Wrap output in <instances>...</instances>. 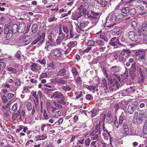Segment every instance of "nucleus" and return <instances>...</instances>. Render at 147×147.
<instances>
[{
  "label": "nucleus",
  "mask_w": 147,
  "mask_h": 147,
  "mask_svg": "<svg viewBox=\"0 0 147 147\" xmlns=\"http://www.w3.org/2000/svg\"><path fill=\"white\" fill-rule=\"evenodd\" d=\"M116 13L115 11H113L107 17L106 22L105 24V27L111 28L116 24L117 19Z\"/></svg>",
  "instance_id": "nucleus-1"
},
{
  "label": "nucleus",
  "mask_w": 147,
  "mask_h": 147,
  "mask_svg": "<svg viewBox=\"0 0 147 147\" xmlns=\"http://www.w3.org/2000/svg\"><path fill=\"white\" fill-rule=\"evenodd\" d=\"M18 26L16 24H13L12 25L11 30L9 29V26L7 24H5L4 26V32L6 34V37L7 39H9L12 36V33H16L18 32Z\"/></svg>",
  "instance_id": "nucleus-2"
},
{
  "label": "nucleus",
  "mask_w": 147,
  "mask_h": 147,
  "mask_svg": "<svg viewBox=\"0 0 147 147\" xmlns=\"http://www.w3.org/2000/svg\"><path fill=\"white\" fill-rule=\"evenodd\" d=\"M90 14H88V17L90 18L92 20V23L93 25L96 24L98 22L99 18V13H96L92 11L91 12Z\"/></svg>",
  "instance_id": "nucleus-3"
},
{
  "label": "nucleus",
  "mask_w": 147,
  "mask_h": 147,
  "mask_svg": "<svg viewBox=\"0 0 147 147\" xmlns=\"http://www.w3.org/2000/svg\"><path fill=\"white\" fill-rule=\"evenodd\" d=\"M138 107V102L135 100L132 101L129 104L127 109L128 112L130 114H132Z\"/></svg>",
  "instance_id": "nucleus-4"
},
{
  "label": "nucleus",
  "mask_w": 147,
  "mask_h": 147,
  "mask_svg": "<svg viewBox=\"0 0 147 147\" xmlns=\"http://www.w3.org/2000/svg\"><path fill=\"white\" fill-rule=\"evenodd\" d=\"M120 84L117 80L113 79L109 85V89L111 91L115 90L119 88Z\"/></svg>",
  "instance_id": "nucleus-5"
},
{
  "label": "nucleus",
  "mask_w": 147,
  "mask_h": 147,
  "mask_svg": "<svg viewBox=\"0 0 147 147\" xmlns=\"http://www.w3.org/2000/svg\"><path fill=\"white\" fill-rule=\"evenodd\" d=\"M144 113L142 112H140L138 115V113L137 112H135L134 114L133 119V121L134 123L136 122L137 121H142L144 120Z\"/></svg>",
  "instance_id": "nucleus-6"
},
{
  "label": "nucleus",
  "mask_w": 147,
  "mask_h": 147,
  "mask_svg": "<svg viewBox=\"0 0 147 147\" xmlns=\"http://www.w3.org/2000/svg\"><path fill=\"white\" fill-rule=\"evenodd\" d=\"M65 35L63 32L61 28H59V36L58 38L56 40L57 43L58 44H60L61 42L63 40V39L65 38Z\"/></svg>",
  "instance_id": "nucleus-7"
},
{
  "label": "nucleus",
  "mask_w": 147,
  "mask_h": 147,
  "mask_svg": "<svg viewBox=\"0 0 147 147\" xmlns=\"http://www.w3.org/2000/svg\"><path fill=\"white\" fill-rule=\"evenodd\" d=\"M30 36L26 35L22 36L20 39L21 41L22 42L23 45L25 46L30 43L31 41V39L30 38Z\"/></svg>",
  "instance_id": "nucleus-8"
},
{
  "label": "nucleus",
  "mask_w": 147,
  "mask_h": 147,
  "mask_svg": "<svg viewBox=\"0 0 147 147\" xmlns=\"http://www.w3.org/2000/svg\"><path fill=\"white\" fill-rule=\"evenodd\" d=\"M63 50L61 49H55L51 51V53L56 57H59L62 55Z\"/></svg>",
  "instance_id": "nucleus-9"
},
{
  "label": "nucleus",
  "mask_w": 147,
  "mask_h": 147,
  "mask_svg": "<svg viewBox=\"0 0 147 147\" xmlns=\"http://www.w3.org/2000/svg\"><path fill=\"white\" fill-rule=\"evenodd\" d=\"M128 36L130 40L136 41L138 40V37L137 34L133 31H130L128 33Z\"/></svg>",
  "instance_id": "nucleus-10"
},
{
  "label": "nucleus",
  "mask_w": 147,
  "mask_h": 147,
  "mask_svg": "<svg viewBox=\"0 0 147 147\" xmlns=\"http://www.w3.org/2000/svg\"><path fill=\"white\" fill-rule=\"evenodd\" d=\"M120 70V67L119 66L115 65L111 67L109 70V72L113 76L116 73L119 72Z\"/></svg>",
  "instance_id": "nucleus-11"
},
{
  "label": "nucleus",
  "mask_w": 147,
  "mask_h": 147,
  "mask_svg": "<svg viewBox=\"0 0 147 147\" xmlns=\"http://www.w3.org/2000/svg\"><path fill=\"white\" fill-rule=\"evenodd\" d=\"M109 43L110 45L114 46H117V44L121 45L118 38L116 37L112 38L110 40Z\"/></svg>",
  "instance_id": "nucleus-12"
},
{
  "label": "nucleus",
  "mask_w": 147,
  "mask_h": 147,
  "mask_svg": "<svg viewBox=\"0 0 147 147\" xmlns=\"http://www.w3.org/2000/svg\"><path fill=\"white\" fill-rule=\"evenodd\" d=\"M30 68L32 71L36 72L38 70L41 69V66L36 63H34L31 65Z\"/></svg>",
  "instance_id": "nucleus-13"
},
{
  "label": "nucleus",
  "mask_w": 147,
  "mask_h": 147,
  "mask_svg": "<svg viewBox=\"0 0 147 147\" xmlns=\"http://www.w3.org/2000/svg\"><path fill=\"white\" fill-rule=\"evenodd\" d=\"M26 24L25 23L22 22L20 23L18 26V32L22 33L25 32L26 31Z\"/></svg>",
  "instance_id": "nucleus-14"
},
{
  "label": "nucleus",
  "mask_w": 147,
  "mask_h": 147,
  "mask_svg": "<svg viewBox=\"0 0 147 147\" xmlns=\"http://www.w3.org/2000/svg\"><path fill=\"white\" fill-rule=\"evenodd\" d=\"M51 97L52 98L63 99L64 96L62 94L59 92H56L53 93L51 95Z\"/></svg>",
  "instance_id": "nucleus-15"
},
{
  "label": "nucleus",
  "mask_w": 147,
  "mask_h": 147,
  "mask_svg": "<svg viewBox=\"0 0 147 147\" xmlns=\"http://www.w3.org/2000/svg\"><path fill=\"white\" fill-rule=\"evenodd\" d=\"M136 56L141 59H144L145 57V53L143 50H140L136 52Z\"/></svg>",
  "instance_id": "nucleus-16"
},
{
  "label": "nucleus",
  "mask_w": 147,
  "mask_h": 147,
  "mask_svg": "<svg viewBox=\"0 0 147 147\" xmlns=\"http://www.w3.org/2000/svg\"><path fill=\"white\" fill-rule=\"evenodd\" d=\"M127 119L126 114L125 112H122L119 119V124L121 125L123 121H125Z\"/></svg>",
  "instance_id": "nucleus-17"
},
{
  "label": "nucleus",
  "mask_w": 147,
  "mask_h": 147,
  "mask_svg": "<svg viewBox=\"0 0 147 147\" xmlns=\"http://www.w3.org/2000/svg\"><path fill=\"white\" fill-rule=\"evenodd\" d=\"M69 34L67 35L65 37V41L67 39H70L73 38L74 37L76 34L74 32L73 29L72 28L69 30Z\"/></svg>",
  "instance_id": "nucleus-18"
},
{
  "label": "nucleus",
  "mask_w": 147,
  "mask_h": 147,
  "mask_svg": "<svg viewBox=\"0 0 147 147\" xmlns=\"http://www.w3.org/2000/svg\"><path fill=\"white\" fill-rule=\"evenodd\" d=\"M128 103L127 100H123L119 103L120 107L122 109H125Z\"/></svg>",
  "instance_id": "nucleus-19"
},
{
  "label": "nucleus",
  "mask_w": 147,
  "mask_h": 147,
  "mask_svg": "<svg viewBox=\"0 0 147 147\" xmlns=\"http://www.w3.org/2000/svg\"><path fill=\"white\" fill-rule=\"evenodd\" d=\"M77 42L76 41H70L67 45V47L69 48H76L77 46Z\"/></svg>",
  "instance_id": "nucleus-20"
},
{
  "label": "nucleus",
  "mask_w": 147,
  "mask_h": 147,
  "mask_svg": "<svg viewBox=\"0 0 147 147\" xmlns=\"http://www.w3.org/2000/svg\"><path fill=\"white\" fill-rule=\"evenodd\" d=\"M47 136L45 134L42 135H38L36 136L34 138L36 141L45 140L47 138Z\"/></svg>",
  "instance_id": "nucleus-21"
},
{
  "label": "nucleus",
  "mask_w": 147,
  "mask_h": 147,
  "mask_svg": "<svg viewBox=\"0 0 147 147\" xmlns=\"http://www.w3.org/2000/svg\"><path fill=\"white\" fill-rule=\"evenodd\" d=\"M121 53L127 59L130 56L131 52L128 49H124L121 52Z\"/></svg>",
  "instance_id": "nucleus-22"
},
{
  "label": "nucleus",
  "mask_w": 147,
  "mask_h": 147,
  "mask_svg": "<svg viewBox=\"0 0 147 147\" xmlns=\"http://www.w3.org/2000/svg\"><path fill=\"white\" fill-rule=\"evenodd\" d=\"M82 16L81 11H76L73 15V18L75 20H77L79 18Z\"/></svg>",
  "instance_id": "nucleus-23"
},
{
  "label": "nucleus",
  "mask_w": 147,
  "mask_h": 147,
  "mask_svg": "<svg viewBox=\"0 0 147 147\" xmlns=\"http://www.w3.org/2000/svg\"><path fill=\"white\" fill-rule=\"evenodd\" d=\"M146 29H147V23L144 22L143 24L142 27L138 30V32L139 34L141 35V32L145 31Z\"/></svg>",
  "instance_id": "nucleus-24"
},
{
  "label": "nucleus",
  "mask_w": 147,
  "mask_h": 147,
  "mask_svg": "<svg viewBox=\"0 0 147 147\" xmlns=\"http://www.w3.org/2000/svg\"><path fill=\"white\" fill-rule=\"evenodd\" d=\"M89 23L88 21H81L80 24V26L78 27L79 29L81 30L82 29L84 28L85 26H87Z\"/></svg>",
  "instance_id": "nucleus-25"
},
{
  "label": "nucleus",
  "mask_w": 147,
  "mask_h": 147,
  "mask_svg": "<svg viewBox=\"0 0 147 147\" xmlns=\"http://www.w3.org/2000/svg\"><path fill=\"white\" fill-rule=\"evenodd\" d=\"M96 45L100 46H103L104 45L105 42L100 38H97L95 40Z\"/></svg>",
  "instance_id": "nucleus-26"
},
{
  "label": "nucleus",
  "mask_w": 147,
  "mask_h": 147,
  "mask_svg": "<svg viewBox=\"0 0 147 147\" xmlns=\"http://www.w3.org/2000/svg\"><path fill=\"white\" fill-rule=\"evenodd\" d=\"M125 3L123 2H121L117 5L115 8V9L117 10H120L121 11V9L124 7Z\"/></svg>",
  "instance_id": "nucleus-27"
},
{
  "label": "nucleus",
  "mask_w": 147,
  "mask_h": 147,
  "mask_svg": "<svg viewBox=\"0 0 147 147\" xmlns=\"http://www.w3.org/2000/svg\"><path fill=\"white\" fill-rule=\"evenodd\" d=\"M66 74V70L64 69H63L60 70L57 73V75L58 76H63Z\"/></svg>",
  "instance_id": "nucleus-28"
},
{
  "label": "nucleus",
  "mask_w": 147,
  "mask_h": 147,
  "mask_svg": "<svg viewBox=\"0 0 147 147\" xmlns=\"http://www.w3.org/2000/svg\"><path fill=\"white\" fill-rule=\"evenodd\" d=\"M88 3L86 2H85L84 3V4L80 6V7L78 8V9L80 10V11H81L83 8H85V9H88Z\"/></svg>",
  "instance_id": "nucleus-29"
},
{
  "label": "nucleus",
  "mask_w": 147,
  "mask_h": 147,
  "mask_svg": "<svg viewBox=\"0 0 147 147\" xmlns=\"http://www.w3.org/2000/svg\"><path fill=\"white\" fill-rule=\"evenodd\" d=\"M6 66L5 63L3 61V59H0V68L1 69H3Z\"/></svg>",
  "instance_id": "nucleus-30"
},
{
  "label": "nucleus",
  "mask_w": 147,
  "mask_h": 147,
  "mask_svg": "<svg viewBox=\"0 0 147 147\" xmlns=\"http://www.w3.org/2000/svg\"><path fill=\"white\" fill-rule=\"evenodd\" d=\"M129 7H124L121 9V11L124 14H127L129 13Z\"/></svg>",
  "instance_id": "nucleus-31"
},
{
  "label": "nucleus",
  "mask_w": 147,
  "mask_h": 147,
  "mask_svg": "<svg viewBox=\"0 0 147 147\" xmlns=\"http://www.w3.org/2000/svg\"><path fill=\"white\" fill-rule=\"evenodd\" d=\"M126 59L125 57L121 53L119 57V61H124Z\"/></svg>",
  "instance_id": "nucleus-32"
},
{
  "label": "nucleus",
  "mask_w": 147,
  "mask_h": 147,
  "mask_svg": "<svg viewBox=\"0 0 147 147\" xmlns=\"http://www.w3.org/2000/svg\"><path fill=\"white\" fill-rule=\"evenodd\" d=\"M71 71L73 76H74V78L76 79L75 76H77L78 74V73L77 72L76 69L75 67H72L71 69Z\"/></svg>",
  "instance_id": "nucleus-33"
},
{
  "label": "nucleus",
  "mask_w": 147,
  "mask_h": 147,
  "mask_svg": "<svg viewBox=\"0 0 147 147\" xmlns=\"http://www.w3.org/2000/svg\"><path fill=\"white\" fill-rule=\"evenodd\" d=\"M37 25L36 24H33L32 27V32L33 33H35L37 31Z\"/></svg>",
  "instance_id": "nucleus-34"
},
{
  "label": "nucleus",
  "mask_w": 147,
  "mask_h": 147,
  "mask_svg": "<svg viewBox=\"0 0 147 147\" xmlns=\"http://www.w3.org/2000/svg\"><path fill=\"white\" fill-rule=\"evenodd\" d=\"M7 69L8 71H11L13 74H16L17 73V71L13 67H9L7 68Z\"/></svg>",
  "instance_id": "nucleus-35"
},
{
  "label": "nucleus",
  "mask_w": 147,
  "mask_h": 147,
  "mask_svg": "<svg viewBox=\"0 0 147 147\" xmlns=\"http://www.w3.org/2000/svg\"><path fill=\"white\" fill-rule=\"evenodd\" d=\"M145 78V77L143 74L140 75V77L138 78V82L140 83H142L144 82V80Z\"/></svg>",
  "instance_id": "nucleus-36"
},
{
  "label": "nucleus",
  "mask_w": 147,
  "mask_h": 147,
  "mask_svg": "<svg viewBox=\"0 0 147 147\" xmlns=\"http://www.w3.org/2000/svg\"><path fill=\"white\" fill-rule=\"evenodd\" d=\"M106 34L105 33H103L100 34V38L103 39L104 41L107 42L108 41V39L106 37Z\"/></svg>",
  "instance_id": "nucleus-37"
},
{
  "label": "nucleus",
  "mask_w": 147,
  "mask_h": 147,
  "mask_svg": "<svg viewBox=\"0 0 147 147\" xmlns=\"http://www.w3.org/2000/svg\"><path fill=\"white\" fill-rule=\"evenodd\" d=\"M42 113L43 114V116L44 117V119H49L48 115L47 113L45 110L44 109L42 111Z\"/></svg>",
  "instance_id": "nucleus-38"
},
{
  "label": "nucleus",
  "mask_w": 147,
  "mask_h": 147,
  "mask_svg": "<svg viewBox=\"0 0 147 147\" xmlns=\"http://www.w3.org/2000/svg\"><path fill=\"white\" fill-rule=\"evenodd\" d=\"M129 13L131 15H134L136 13V10L134 8H129Z\"/></svg>",
  "instance_id": "nucleus-39"
},
{
  "label": "nucleus",
  "mask_w": 147,
  "mask_h": 147,
  "mask_svg": "<svg viewBox=\"0 0 147 147\" xmlns=\"http://www.w3.org/2000/svg\"><path fill=\"white\" fill-rule=\"evenodd\" d=\"M128 71L126 70L124 74H123L121 76L122 78L124 80H126L127 79L128 77Z\"/></svg>",
  "instance_id": "nucleus-40"
},
{
  "label": "nucleus",
  "mask_w": 147,
  "mask_h": 147,
  "mask_svg": "<svg viewBox=\"0 0 147 147\" xmlns=\"http://www.w3.org/2000/svg\"><path fill=\"white\" fill-rule=\"evenodd\" d=\"M140 34H141L140 35L139 34V35L140 36L142 35L144 40V41L147 42V34L144 33V32H141Z\"/></svg>",
  "instance_id": "nucleus-41"
},
{
  "label": "nucleus",
  "mask_w": 147,
  "mask_h": 147,
  "mask_svg": "<svg viewBox=\"0 0 147 147\" xmlns=\"http://www.w3.org/2000/svg\"><path fill=\"white\" fill-rule=\"evenodd\" d=\"M20 112H18L17 113H14L12 115V119L13 120H15L16 119H17L19 115Z\"/></svg>",
  "instance_id": "nucleus-42"
},
{
  "label": "nucleus",
  "mask_w": 147,
  "mask_h": 147,
  "mask_svg": "<svg viewBox=\"0 0 147 147\" xmlns=\"http://www.w3.org/2000/svg\"><path fill=\"white\" fill-rule=\"evenodd\" d=\"M37 38L39 42L38 43V45L42 44V43L43 42L44 39V38L43 37H41L40 36H39Z\"/></svg>",
  "instance_id": "nucleus-43"
},
{
  "label": "nucleus",
  "mask_w": 147,
  "mask_h": 147,
  "mask_svg": "<svg viewBox=\"0 0 147 147\" xmlns=\"http://www.w3.org/2000/svg\"><path fill=\"white\" fill-rule=\"evenodd\" d=\"M57 18L55 16H51L48 18L49 22H51L56 21Z\"/></svg>",
  "instance_id": "nucleus-44"
},
{
  "label": "nucleus",
  "mask_w": 147,
  "mask_h": 147,
  "mask_svg": "<svg viewBox=\"0 0 147 147\" xmlns=\"http://www.w3.org/2000/svg\"><path fill=\"white\" fill-rule=\"evenodd\" d=\"M95 44V41L93 40H89L87 42V45L90 46H93Z\"/></svg>",
  "instance_id": "nucleus-45"
},
{
  "label": "nucleus",
  "mask_w": 147,
  "mask_h": 147,
  "mask_svg": "<svg viewBox=\"0 0 147 147\" xmlns=\"http://www.w3.org/2000/svg\"><path fill=\"white\" fill-rule=\"evenodd\" d=\"M129 75L131 77V79L132 80H134L136 77V75L133 72V71H131L129 72Z\"/></svg>",
  "instance_id": "nucleus-46"
},
{
  "label": "nucleus",
  "mask_w": 147,
  "mask_h": 147,
  "mask_svg": "<svg viewBox=\"0 0 147 147\" xmlns=\"http://www.w3.org/2000/svg\"><path fill=\"white\" fill-rule=\"evenodd\" d=\"M92 116L94 117L97 115L98 111L97 109H95L92 111Z\"/></svg>",
  "instance_id": "nucleus-47"
},
{
  "label": "nucleus",
  "mask_w": 147,
  "mask_h": 147,
  "mask_svg": "<svg viewBox=\"0 0 147 147\" xmlns=\"http://www.w3.org/2000/svg\"><path fill=\"white\" fill-rule=\"evenodd\" d=\"M138 71L139 72L140 75L143 74L144 71L142 70L143 67L142 65H139L137 67Z\"/></svg>",
  "instance_id": "nucleus-48"
},
{
  "label": "nucleus",
  "mask_w": 147,
  "mask_h": 147,
  "mask_svg": "<svg viewBox=\"0 0 147 147\" xmlns=\"http://www.w3.org/2000/svg\"><path fill=\"white\" fill-rule=\"evenodd\" d=\"M62 29L63 31L66 33H67L69 30H68L67 26L65 25L62 26Z\"/></svg>",
  "instance_id": "nucleus-49"
},
{
  "label": "nucleus",
  "mask_w": 147,
  "mask_h": 147,
  "mask_svg": "<svg viewBox=\"0 0 147 147\" xmlns=\"http://www.w3.org/2000/svg\"><path fill=\"white\" fill-rule=\"evenodd\" d=\"M67 82L65 80H64L63 78H59V82L58 84H66Z\"/></svg>",
  "instance_id": "nucleus-50"
},
{
  "label": "nucleus",
  "mask_w": 147,
  "mask_h": 147,
  "mask_svg": "<svg viewBox=\"0 0 147 147\" xmlns=\"http://www.w3.org/2000/svg\"><path fill=\"white\" fill-rule=\"evenodd\" d=\"M15 84L16 85L20 86L21 84V82L20 80L16 78L15 80Z\"/></svg>",
  "instance_id": "nucleus-51"
},
{
  "label": "nucleus",
  "mask_w": 147,
  "mask_h": 147,
  "mask_svg": "<svg viewBox=\"0 0 147 147\" xmlns=\"http://www.w3.org/2000/svg\"><path fill=\"white\" fill-rule=\"evenodd\" d=\"M129 93V92L127 89L123 90L121 92V94L123 96L128 95Z\"/></svg>",
  "instance_id": "nucleus-52"
},
{
  "label": "nucleus",
  "mask_w": 147,
  "mask_h": 147,
  "mask_svg": "<svg viewBox=\"0 0 147 147\" xmlns=\"http://www.w3.org/2000/svg\"><path fill=\"white\" fill-rule=\"evenodd\" d=\"M102 85L103 87H105L106 88H107V81L106 79L105 78H104L102 80Z\"/></svg>",
  "instance_id": "nucleus-53"
},
{
  "label": "nucleus",
  "mask_w": 147,
  "mask_h": 147,
  "mask_svg": "<svg viewBox=\"0 0 147 147\" xmlns=\"http://www.w3.org/2000/svg\"><path fill=\"white\" fill-rule=\"evenodd\" d=\"M30 88V87L25 86L23 88V90L22 91V92L24 94L26 92H27L29 90V89Z\"/></svg>",
  "instance_id": "nucleus-54"
},
{
  "label": "nucleus",
  "mask_w": 147,
  "mask_h": 147,
  "mask_svg": "<svg viewBox=\"0 0 147 147\" xmlns=\"http://www.w3.org/2000/svg\"><path fill=\"white\" fill-rule=\"evenodd\" d=\"M1 100L4 103H6L8 102V100L6 96L3 95L1 98Z\"/></svg>",
  "instance_id": "nucleus-55"
},
{
  "label": "nucleus",
  "mask_w": 147,
  "mask_h": 147,
  "mask_svg": "<svg viewBox=\"0 0 147 147\" xmlns=\"http://www.w3.org/2000/svg\"><path fill=\"white\" fill-rule=\"evenodd\" d=\"M96 87L92 85H90L88 86L87 88L91 91H94L96 89Z\"/></svg>",
  "instance_id": "nucleus-56"
},
{
  "label": "nucleus",
  "mask_w": 147,
  "mask_h": 147,
  "mask_svg": "<svg viewBox=\"0 0 147 147\" xmlns=\"http://www.w3.org/2000/svg\"><path fill=\"white\" fill-rule=\"evenodd\" d=\"M75 81L77 84H80L82 83V80L80 77V76L78 77L77 78L75 79Z\"/></svg>",
  "instance_id": "nucleus-57"
},
{
  "label": "nucleus",
  "mask_w": 147,
  "mask_h": 147,
  "mask_svg": "<svg viewBox=\"0 0 147 147\" xmlns=\"http://www.w3.org/2000/svg\"><path fill=\"white\" fill-rule=\"evenodd\" d=\"M53 104L57 108H59V109L62 108V105L59 103H58V102H53Z\"/></svg>",
  "instance_id": "nucleus-58"
},
{
  "label": "nucleus",
  "mask_w": 147,
  "mask_h": 147,
  "mask_svg": "<svg viewBox=\"0 0 147 147\" xmlns=\"http://www.w3.org/2000/svg\"><path fill=\"white\" fill-rule=\"evenodd\" d=\"M108 3V2L106 1H102L99 4H100L102 7H104L107 6Z\"/></svg>",
  "instance_id": "nucleus-59"
},
{
  "label": "nucleus",
  "mask_w": 147,
  "mask_h": 147,
  "mask_svg": "<svg viewBox=\"0 0 147 147\" xmlns=\"http://www.w3.org/2000/svg\"><path fill=\"white\" fill-rule=\"evenodd\" d=\"M63 89L67 91H69L71 90V88H69L67 85H66V86H63Z\"/></svg>",
  "instance_id": "nucleus-60"
},
{
  "label": "nucleus",
  "mask_w": 147,
  "mask_h": 147,
  "mask_svg": "<svg viewBox=\"0 0 147 147\" xmlns=\"http://www.w3.org/2000/svg\"><path fill=\"white\" fill-rule=\"evenodd\" d=\"M18 108V104L17 103H16L13 105L12 107V110L14 111H16L17 109Z\"/></svg>",
  "instance_id": "nucleus-61"
},
{
  "label": "nucleus",
  "mask_w": 147,
  "mask_h": 147,
  "mask_svg": "<svg viewBox=\"0 0 147 147\" xmlns=\"http://www.w3.org/2000/svg\"><path fill=\"white\" fill-rule=\"evenodd\" d=\"M61 112L60 111H58L57 112H54V114L55 117H57L61 116Z\"/></svg>",
  "instance_id": "nucleus-62"
},
{
  "label": "nucleus",
  "mask_w": 147,
  "mask_h": 147,
  "mask_svg": "<svg viewBox=\"0 0 147 147\" xmlns=\"http://www.w3.org/2000/svg\"><path fill=\"white\" fill-rule=\"evenodd\" d=\"M105 76L106 77L107 79L110 81V82L111 81H113V79H112V77L111 75L107 74L106 75H105Z\"/></svg>",
  "instance_id": "nucleus-63"
},
{
  "label": "nucleus",
  "mask_w": 147,
  "mask_h": 147,
  "mask_svg": "<svg viewBox=\"0 0 147 147\" xmlns=\"http://www.w3.org/2000/svg\"><path fill=\"white\" fill-rule=\"evenodd\" d=\"M86 98L87 100H92L93 99V97L90 94H88L86 96Z\"/></svg>",
  "instance_id": "nucleus-64"
}]
</instances>
